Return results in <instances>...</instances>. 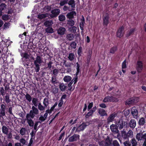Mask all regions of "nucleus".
<instances>
[{"label": "nucleus", "instance_id": "0eeeda50", "mask_svg": "<svg viewBox=\"0 0 146 146\" xmlns=\"http://www.w3.org/2000/svg\"><path fill=\"white\" fill-rule=\"evenodd\" d=\"M60 10L58 9H53L51 11V13L50 16L51 18H53L57 16L60 13Z\"/></svg>", "mask_w": 146, "mask_h": 146}, {"label": "nucleus", "instance_id": "6e6552de", "mask_svg": "<svg viewBox=\"0 0 146 146\" xmlns=\"http://www.w3.org/2000/svg\"><path fill=\"white\" fill-rule=\"evenodd\" d=\"M124 28L123 26H121L118 29L117 33L116 35L117 37L121 38L124 34L123 31Z\"/></svg>", "mask_w": 146, "mask_h": 146}, {"label": "nucleus", "instance_id": "39448f33", "mask_svg": "<svg viewBox=\"0 0 146 146\" xmlns=\"http://www.w3.org/2000/svg\"><path fill=\"white\" fill-rule=\"evenodd\" d=\"M143 63L141 61L139 60L137 61L136 65V68L137 72H141L143 69Z\"/></svg>", "mask_w": 146, "mask_h": 146}, {"label": "nucleus", "instance_id": "7ed1b4c3", "mask_svg": "<svg viewBox=\"0 0 146 146\" xmlns=\"http://www.w3.org/2000/svg\"><path fill=\"white\" fill-rule=\"evenodd\" d=\"M32 109L30 111L29 113H28L27 115L30 116L34 118L35 115H37L39 114V110L38 109L34 106L32 107Z\"/></svg>", "mask_w": 146, "mask_h": 146}, {"label": "nucleus", "instance_id": "c85d7f7f", "mask_svg": "<svg viewBox=\"0 0 146 146\" xmlns=\"http://www.w3.org/2000/svg\"><path fill=\"white\" fill-rule=\"evenodd\" d=\"M25 97L27 100L29 102H30L33 99L31 96L27 93L25 95Z\"/></svg>", "mask_w": 146, "mask_h": 146}, {"label": "nucleus", "instance_id": "f8f14e48", "mask_svg": "<svg viewBox=\"0 0 146 146\" xmlns=\"http://www.w3.org/2000/svg\"><path fill=\"white\" fill-rule=\"evenodd\" d=\"M97 107L96 106H94L92 109L90 110L88 112L87 114L85 115V117L88 118L90 116H92L93 113L94 112L97 110Z\"/></svg>", "mask_w": 146, "mask_h": 146}, {"label": "nucleus", "instance_id": "ddd939ff", "mask_svg": "<svg viewBox=\"0 0 146 146\" xmlns=\"http://www.w3.org/2000/svg\"><path fill=\"white\" fill-rule=\"evenodd\" d=\"M116 115V114L115 113H113L110 115L107 119V122L109 123L112 122Z\"/></svg>", "mask_w": 146, "mask_h": 146}, {"label": "nucleus", "instance_id": "20e7f679", "mask_svg": "<svg viewBox=\"0 0 146 146\" xmlns=\"http://www.w3.org/2000/svg\"><path fill=\"white\" fill-rule=\"evenodd\" d=\"M110 127L112 132L117 134V137L114 136V137L118 138L120 136V134L119 133V131L116 125L114 124H112L110 125Z\"/></svg>", "mask_w": 146, "mask_h": 146}, {"label": "nucleus", "instance_id": "5fc2aeb1", "mask_svg": "<svg viewBox=\"0 0 146 146\" xmlns=\"http://www.w3.org/2000/svg\"><path fill=\"white\" fill-rule=\"evenodd\" d=\"M112 145L113 146H120V144L116 140L113 141Z\"/></svg>", "mask_w": 146, "mask_h": 146}, {"label": "nucleus", "instance_id": "864d4df0", "mask_svg": "<svg viewBox=\"0 0 146 146\" xmlns=\"http://www.w3.org/2000/svg\"><path fill=\"white\" fill-rule=\"evenodd\" d=\"M67 0H62L60 1V5L61 6H63L64 5L67 3Z\"/></svg>", "mask_w": 146, "mask_h": 146}, {"label": "nucleus", "instance_id": "de8ad7c7", "mask_svg": "<svg viewBox=\"0 0 146 146\" xmlns=\"http://www.w3.org/2000/svg\"><path fill=\"white\" fill-rule=\"evenodd\" d=\"M0 92L1 95L3 96L5 94L6 92L5 91L3 87H1L0 88Z\"/></svg>", "mask_w": 146, "mask_h": 146}, {"label": "nucleus", "instance_id": "bf43d9fd", "mask_svg": "<svg viewBox=\"0 0 146 146\" xmlns=\"http://www.w3.org/2000/svg\"><path fill=\"white\" fill-rule=\"evenodd\" d=\"M76 75H78L80 71V65L78 62L76 63Z\"/></svg>", "mask_w": 146, "mask_h": 146}, {"label": "nucleus", "instance_id": "423d86ee", "mask_svg": "<svg viewBox=\"0 0 146 146\" xmlns=\"http://www.w3.org/2000/svg\"><path fill=\"white\" fill-rule=\"evenodd\" d=\"M103 25L107 26L109 22V16L108 13L104 14L103 17Z\"/></svg>", "mask_w": 146, "mask_h": 146}, {"label": "nucleus", "instance_id": "473e14b6", "mask_svg": "<svg viewBox=\"0 0 146 146\" xmlns=\"http://www.w3.org/2000/svg\"><path fill=\"white\" fill-rule=\"evenodd\" d=\"M111 144L110 140L109 139H106L104 142V146H110Z\"/></svg>", "mask_w": 146, "mask_h": 146}, {"label": "nucleus", "instance_id": "338daca9", "mask_svg": "<svg viewBox=\"0 0 146 146\" xmlns=\"http://www.w3.org/2000/svg\"><path fill=\"white\" fill-rule=\"evenodd\" d=\"M85 23L83 22H81L80 24V27L81 30H83L84 29V25Z\"/></svg>", "mask_w": 146, "mask_h": 146}, {"label": "nucleus", "instance_id": "13d9d810", "mask_svg": "<svg viewBox=\"0 0 146 146\" xmlns=\"http://www.w3.org/2000/svg\"><path fill=\"white\" fill-rule=\"evenodd\" d=\"M70 28V31L74 33H75L77 29L76 27L74 26Z\"/></svg>", "mask_w": 146, "mask_h": 146}, {"label": "nucleus", "instance_id": "4be33fe9", "mask_svg": "<svg viewBox=\"0 0 146 146\" xmlns=\"http://www.w3.org/2000/svg\"><path fill=\"white\" fill-rule=\"evenodd\" d=\"M53 24V22L52 20L46 21L44 23V25L46 27H50Z\"/></svg>", "mask_w": 146, "mask_h": 146}, {"label": "nucleus", "instance_id": "aec40b11", "mask_svg": "<svg viewBox=\"0 0 146 146\" xmlns=\"http://www.w3.org/2000/svg\"><path fill=\"white\" fill-rule=\"evenodd\" d=\"M47 13L45 14H39L37 15V17L40 19H44L48 16Z\"/></svg>", "mask_w": 146, "mask_h": 146}, {"label": "nucleus", "instance_id": "f03ea898", "mask_svg": "<svg viewBox=\"0 0 146 146\" xmlns=\"http://www.w3.org/2000/svg\"><path fill=\"white\" fill-rule=\"evenodd\" d=\"M135 138L138 141H143L142 146H146V133H137L135 136Z\"/></svg>", "mask_w": 146, "mask_h": 146}, {"label": "nucleus", "instance_id": "f257e3e1", "mask_svg": "<svg viewBox=\"0 0 146 146\" xmlns=\"http://www.w3.org/2000/svg\"><path fill=\"white\" fill-rule=\"evenodd\" d=\"M43 62L42 59L40 56L37 55L35 60L34 62V64L35 66L34 69L36 72H39L40 69V66Z\"/></svg>", "mask_w": 146, "mask_h": 146}, {"label": "nucleus", "instance_id": "680f3d73", "mask_svg": "<svg viewBox=\"0 0 146 146\" xmlns=\"http://www.w3.org/2000/svg\"><path fill=\"white\" fill-rule=\"evenodd\" d=\"M2 19L6 21L9 19V16L8 15H5L2 16Z\"/></svg>", "mask_w": 146, "mask_h": 146}, {"label": "nucleus", "instance_id": "2f4dec72", "mask_svg": "<svg viewBox=\"0 0 146 146\" xmlns=\"http://www.w3.org/2000/svg\"><path fill=\"white\" fill-rule=\"evenodd\" d=\"M51 81L52 83L53 84H56L58 83V82L56 76H52V77Z\"/></svg>", "mask_w": 146, "mask_h": 146}, {"label": "nucleus", "instance_id": "69168bd1", "mask_svg": "<svg viewBox=\"0 0 146 146\" xmlns=\"http://www.w3.org/2000/svg\"><path fill=\"white\" fill-rule=\"evenodd\" d=\"M33 42H31L30 41V42L28 45V48L30 49H32V48L33 47Z\"/></svg>", "mask_w": 146, "mask_h": 146}, {"label": "nucleus", "instance_id": "0e129e2a", "mask_svg": "<svg viewBox=\"0 0 146 146\" xmlns=\"http://www.w3.org/2000/svg\"><path fill=\"white\" fill-rule=\"evenodd\" d=\"M93 105V102L90 103L88 107V110L89 111L90 110L92 107Z\"/></svg>", "mask_w": 146, "mask_h": 146}, {"label": "nucleus", "instance_id": "ea45409f", "mask_svg": "<svg viewBox=\"0 0 146 146\" xmlns=\"http://www.w3.org/2000/svg\"><path fill=\"white\" fill-rule=\"evenodd\" d=\"M26 131L25 128H22L20 130V133L21 135H25Z\"/></svg>", "mask_w": 146, "mask_h": 146}, {"label": "nucleus", "instance_id": "5701e85b", "mask_svg": "<svg viewBox=\"0 0 146 146\" xmlns=\"http://www.w3.org/2000/svg\"><path fill=\"white\" fill-rule=\"evenodd\" d=\"M130 142L132 146H137L138 145V142L135 138H133L130 140Z\"/></svg>", "mask_w": 146, "mask_h": 146}, {"label": "nucleus", "instance_id": "6ab92c4d", "mask_svg": "<svg viewBox=\"0 0 146 146\" xmlns=\"http://www.w3.org/2000/svg\"><path fill=\"white\" fill-rule=\"evenodd\" d=\"M76 13L75 11H72L67 14L66 17L69 19H72L74 18V16H76Z\"/></svg>", "mask_w": 146, "mask_h": 146}, {"label": "nucleus", "instance_id": "1a4fd4ad", "mask_svg": "<svg viewBox=\"0 0 146 146\" xmlns=\"http://www.w3.org/2000/svg\"><path fill=\"white\" fill-rule=\"evenodd\" d=\"M26 120L27 123L30 126H33L34 125V122L31 119H33V117H32L30 116L27 115L26 116Z\"/></svg>", "mask_w": 146, "mask_h": 146}, {"label": "nucleus", "instance_id": "2eb2a0df", "mask_svg": "<svg viewBox=\"0 0 146 146\" xmlns=\"http://www.w3.org/2000/svg\"><path fill=\"white\" fill-rule=\"evenodd\" d=\"M131 113L134 118L135 119H137V118L138 111L135 107L132 108Z\"/></svg>", "mask_w": 146, "mask_h": 146}, {"label": "nucleus", "instance_id": "7c9ffc66", "mask_svg": "<svg viewBox=\"0 0 146 146\" xmlns=\"http://www.w3.org/2000/svg\"><path fill=\"white\" fill-rule=\"evenodd\" d=\"M75 2L74 0H70L68 4L69 5L71 6L72 8H75Z\"/></svg>", "mask_w": 146, "mask_h": 146}, {"label": "nucleus", "instance_id": "3c124183", "mask_svg": "<svg viewBox=\"0 0 146 146\" xmlns=\"http://www.w3.org/2000/svg\"><path fill=\"white\" fill-rule=\"evenodd\" d=\"M44 9L46 12H48L50 11L51 9V7L48 5L46 6L44 8Z\"/></svg>", "mask_w": 146, "mask_h": 146}, {"label": "nucleus", "instance_id": "774afa93", "mask_svg": "<svg viewBox=\"0 0 146 146\" xmlns=\"http://www.w3.org/2000/svg\"><path fill=\"white\" fill-rule=\"evenodd\" d=\"M10 23H5L4 25V29L8 28L10 26Z\"/></svg>", "mask_w": 146, "mask_h": 146}, {"label": "nucleus", "instance_id": "393cba45", "mask_svg": "<svg viewBox=\"0 0 146 146\" xmlns=\"http://www.w3.org/2000/svg\"><path fill=\"white\" fill-rule=\"evenodd\" d=\"M145 123V118L143 117H141L139 120L138 121L139 125L140 126H142L144 125Z\"/></svg>", "mask_w": 146, "mask_h": 146}, {"label": "nucleus", "instance_id": "72a5a7b5", "mask_svg": "<svg viewBox=\"0 0 146 146\" xmlns=\"http://www.w3.org/2000/svg\"><path fill=\"white\" fill-rule=\"evenodd\" d=\"M122 137L123 138L126 139L128 137L127 134L126 132L124 131H121Z\"/></svg>", "mask_w": 146, "mask_h": 146}, {"label": "nucleus", "instance_id": "c9c22d12", "mask_svg": "<svg viewBox=\"0 0 146 146\" xmlns=\"http://www.w3.org/2000/svg\"><path fill=\"white\" fill-rule=\"evenodd\" d=\"M59 86L60 89L61 91H64L65 90L66 86L64 84L61 83Z\"/></svg>", "mask_w": 146, "mask_h": 146}, {"label": "nucleus", "instance_id": "bb28decb", "mask_svg": "<svg viewBox=\"0 0 146 146\" xmlns=\"http://www.w3.org/2000/svg\"><path fill=\"white\" fill-rule=\"evenodd\" d=\"M67 24L70 26H73L75 24L74 21L72 19H69L67 21Z\"/></svg>", "mask_w": 146, "mask_h": 146}, {"label": "nucleus", "instance_id": "b1692460", "mask_svg": "<svg viewBox=\"0 0 146 146\" xmlns=\"http://www.w3.org/2000/svg\"><path fill=\"white\" fill-rule=\"evenodd\" d=\"M2 131L3 133L5 134H8V129L5 126H3L2 128Z\"/></svg>", "mask_w": 146, "mask_h": 146}, {"label": "nucleus", "instance_id": "79ce46f5", "mask_svg": "<svg viewBox=\"0 0 146 146\" xmlns=\"http://www.w3.org/2000/svg\"><path fill=\"white\" fill-rule=\"evenodd\" d=\"M77 45L76 43L75 42H72L70 44V46L72 48H75Z\"/></svg>", "mask_w": 146, "mask_h": 146}, {"label": "nucleus", "instance_id": "cd10ccee", "mask_svg": "<svg viewBox=\"0 0 146 146\" xmlns=\"http://www.w3.org/2000/svg\"><path fill=\"white\" fill-rule=\"evenodd\" d=\"M72 79V78L70 76H66L64 77L63 80L65 82H68L71 81Z\"/></svg>", "mask_w": 146, "mask_h": 146}, {"label": "nucleus", "instance_id": "37998d69", "mask_svg": "<svg viewBox=\"0 0 146 146\" xmlns=\"http://www.w3.org/2000/svg\"><path fill=\"white\" fill-rule=\"evenodd\" d=\"M46 32L47 33H51L53 32V31L52 28L48 27L45 30Z\"/></svg>", "mask_w": 146, "mask_h": 146}, {"label": "nucleus", "instance_id": "f3484780", "mask_svg": "<svg viewBox=\"0 0 146 146\" xmlns=\"http://www.w3.org/2000/svg\"><path fill=\"white\" fill-rule=\"evenodd\" d=\"M99 114L101 116H106L107 114L105 110L102 108H99L98 110Z\"/></svg>", "mask_w": 146, "mask_h": 146}, {"label": "nucleus", "instance_id": "09e8293b", "mask_svg": "<svg viewBox=\"0 0 146 146\" xmlns=\"http://www.w3.org/2000/svg\"><path fill=\"white\" fill-rule=\"evenodd\" d=\"M132 99L131 98H129L125 102V104L126 105H129L133 103V102L132 100Z\"/></svg>", "mask_w": 146, "mask_h": 146}, {"label": "nucleus", "instance_id": "f704fd0d", "mask_svg": "<svg viewBox=\"0 0 146 146\" xmlns=\"http://www.w3.org/2000/svg\"><path fill=\"white\" fill-rule=\"evenodd\" d=\"M43 104L45 107H47L48 106L49 102L48 98H45L44 99Z\"/></svg>", "mask_w": 146, "mask_h": 146}, {"label": "nucleus", "instance_id": "a18cd8bd", "mask_svg": "<svg viewBox=\"0 0 146 146\" xmlns=\"http://www.w3.org/2000/svg\"><path fill=\"white\" fill-rule=\"evenodd\" d=\"M119 123V129H121L123 128V126L124 125L123 123V121H118Z\"/></svg>", "mask_w": 146, "mask_h": 146}, {"label": "nucleus", "instance_id": "a211bd4d", "mask_svg": "<svg viewBox=\"0 0 146 146\" xmlns=\"http://www.w3.org/2000/svg\"><path fill=\"white\" fill-rule=\"evenodd\" d=\"M66 31V29L64 27H61L57 30L58 33L60 35H64Z\"/></svg>", "mask_w": 146, "mask_h": 146}, {"label": "nucleus", "instance_id": "a878e982", "mask_svg": "<svg viewBox=\"0 0 146 146\" xmlns=\"http://www.w3.org/2000/svg\"><path fill=\"white\" fill-rule=\"evenodd\" d=\"M74 36L72 34H68L67 35L66 38L68 40L71 41L73 40Z\"/></svg>", "mask_w": 146, "mask_h": 146}, {"label": "nucleus", "instance_id": "c03bdc74", "mask_svg": "<svg viewBox=\"0 0 146 146\" xmlns=\"http://www.w3.org/2000/svg\"><path fill=\"white\" fill-rule=\"evenodd\" d=\"M45 107L44 106H42L40 103L38 104V109L40 111H43L44 110L45 108Z\"/></svg>", "mask_w": 146, "mask_h": 146}, {"label": "nucleus", "instance_id": "dca6fc26", "mask_svg": "<svg viewBox=\"0 0 146 146\" xmlns=\"http://www.w3.org/2000/svg\"><path fill=\"white\" fill-rule=\"evenodd\" d=\"M136 122L135 119H131L129 123V126L131 128L134 129L136 126Z\"/></svg>", "mask_w": 146, "mask_h": 146}, {"label": "nucleus", "instance_id": "4468645a", "mask_svg": "<svg viewBox=\"0 0 146 146\" xmlns=\"http://www.w3.org/2000/svg\"><path fill=\"white\" fill-rule=\"evenodd\" d=\"M115 100L114 97L112 96H108L106 97L103 100L104 102H114Z\"/></svg>", "mask_w": 146, "mask_h": 146}, {"label": "nucleus", "instance_id": "58836bf2", "mask_svg": "<svg viewBox=\"0 0 146 146\" xmlns=\"http://www.w3.org/2000/svg\"><path fill=\"white\" fill-rule=\"evenodd\" d=\"M128 137L132 138L133 137V131L131 130H129L127 133Z\"/></svg>", "mask_w": 146, "mask_h": 146}, {"label": "nucleus", "instance_id": "9d476101", "mask_svg": "<svg viewBox=\"0 0 146 146\" xmlns=\"http://www.w3.org/2000/svg\"><path fill=\"white\" fill-rule=\"evenodd\" d=\"M80 136L79 135L75 134L69 138L68 141L69 142H72L76 141L79 139Z\"/></svg>", "mask_w": 146, "mask_h": 146}, {"label": "nucleus", "instance_id": "8fccbe9b", "mask_svg": "<svg viewBox=\"0 0 146 146\" xmlns=\"http://www.w3.org/2000/svg\"><path fill=\"white\" fill-rule=\"evenodd\" d=\"M5 102L7 104L10 103L11 101L9 98V96L8 95H6L5 96Z\"/></svg>", "mask_w": 146, "mask_h": 146}, {"label": "nucleus", "instance_id": "e2e57ef3", "mask_svg": "<svg viewBox=\"0 0 146 146\" xmlns=\"http://www.w3.org/2000/svg\"><path fill=\"white\" fill-rule=\"evenodd\" d=\"M59 71L57 69H54L53 71V74L55 76H56L58 74Z\"/></svg>", "mask_w": 146, "mask_h": 146}, {"label": "nucleus", "instance_id": "e433bc0d", "mask_svg": "<svg viewBox=\"0 0 146 146\" xmlns=\"http://www.w3.org/2000/svg\"><path fill=\"white\" fill-rule=\"evenodd\" d=\"M38 99L37 98H34L32 99V102L33 105L36 107L38 106Z\"/></svg>", "mask_w": 146, "mask_h": 146}, {"label": "nucleus", "instance_id": "49530a36", "mask_svg": "<svg viewBox=\"0 0 146 146\" xmlns=\"http://www.w3.org/2000/svg\"><path fill=\"white\" fill-rule=\"evenodd\" d=\"M59 20L60 21H63L65 19L66 17L65 16L62 15H60L58 16Z\"/></svg>", "mask_w": 146, "mask_h": 146}, {"label": "nucleus", "instance_id": "4c0bfd02", "mask_svg": "<svg viewBox=\"0 0 146 146\" xmlns=\"http://www.w3.org/2000/svg\"><path fill=\"white\" fill-rule=\"evenodd\" d=\"M135 31V29H130L128 31L126 34V36L127 37H129Z\"/></svg>", "mask_w": 146, "mask_h": 146}, {"label": "nucleus", "instance_id": "c756f323", "mask_svg": "<svg viewBox=\"0 0 146 146\" xmlns=\"http://www.w3.org/2000/svg\"><path fill=\"white\" fill-rule=\"evenodd\" d=\"M117 47L116 46H113L110 48V52L112 54H114L117 51Z\"/></svg>", "mask_w": 146, "mask_h": 146}, {"label": "nucleus", "instance_id": "412c9836", "mask_svg": "<svg viewBox=\"0 0 146 146\" xmlns=\"http://www.w3.org/2000/svg\"><path fill=\"white\" fill-rule=\"evenodd\" d=\"M47 117V114H46V113H45L43 115H41L39 118V119L40 121L39 122L41 123L44 121L46 120Z\"/></svg>", "mask_w": 146, "mask_h": 146}, {"label": "nucleus", "instance_id": "052dcab7", "mask_svg": "<svg viewBox=\"0 0 146 146\" xmlns=\"http://www.w3.org/2000/svg\"><path fill=\"white\" fill-rule=\"evenodd\" d=\"M123 145L124 146H131V143L129 141H126L124 142L123 143Z\"/></svg>", "mask_w": 146, "mask_h": 146}, {"label": "nucleus", "instance_id": "9b49d317", "mask_svg": "<svg viewBox=\"0 0 146 146\" xmlns=\"http://www.w3.org/2000/svg\"><path fill=\"white\" fill-rule=\"evenodd\" d=\"M87 125L86 124V123L83 122L76 128V131L80 132L81 131H83Z\"/></svg>", "mask_w": 146, "mask_h": 146}, {"label": "nucleus", "instance_id": "603ef678", "mask_svg": "<svg viewBox=\"0 0 146 146\" xmlns=\"http://www.w3.org/2000/svg\"><path fill=\"white\" fill-rule=\"evenodd\" d=\"M58 92V89L55 86L54 87V89H53V90H51V92L54 94H57Z\"/></svg>", "mask_w": 146, "mask_h": 146}, {"label": "nucleus", "instance_id": "4d7b16f0", "mask_svg": "<svg viewBox=\"0 0 146 146\" xmlns=\"http://www.w3.org/2000/svg\"><path fill=\"white\" fill-rule=\"evenodd\" d=\"M6 5L5 3H1L0 5V10L2 11L4 10L6 8Z\"/></svg>", "mask_w": 146, "mask_h": 146}, {"label": "nucleus", "instance_id": "6e6d98bb", "mask_svg": "<svg viewBox=\"0 0 146 146\" xmlns=\"http://www.w3.org/2000/svg\"><path fill=\"white\" fill-rule=\"evenodd\" d=\"M133 103H136L139 101V98L136 97H134L131 98Z\"/></svg>", "mask_w": 146, "mask_h": 146}, {"label": "nucleus", "instance_id": "a19ab883", "mask_svg": "<svg viewBox=\"0 0 146 146\" xmlns=\"http://www.w3.org/2000/svg\"><path fill=\"white\" fill-rule=\"evenodd\" d=\"M74 54L73 53H71L69 54L68 58L70 61L73 60L74 59Z\"/></svg>", "mask_w": 146, "mask_h": 146}]
</instances>
